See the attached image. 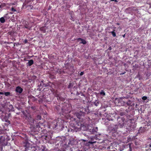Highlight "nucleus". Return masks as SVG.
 <instances>
[{
	"label": "nucleus",
	"mask_w": 151,
	"mask_h": 151,
	"mask_svg": "<svg viewBox=\"0 0 151 151\" xmlns=\"http://www.w3.org/2000/svg\"><path fill=\"white\" fill-rule=\"evenodd\" d=\"M87 109L83 108L82 109V111H78L76 112L75 114L77 117L79 119L82 120L84 117L85 112H86Z\"/></svg>",
	"instance_id": "obj_2"
},
{
	"label": "nucleus",
	"mask_w": 151,
	"mask_h": 151,
	"mask_svg": "<svg viewBox=\"0 0 151 151\" xmlns=\"http://www.w3.org/2000/svg\"><path fill=\"white\" fill-rule=\"evenodd\" d=\"M96 142H86V143H85L86 146H88V148H96L98 147L96 146Z\"/></svg>",
	"instance_id": "obj_6"
},
{
	"label": "nucleus",
	"mask_w": 151,
	"mask_h": 151,
	"mask_svg": "<svg viewBox=\"0 0 151 151\" xmlns=\"http://www.w3.org/2000/svg\"><path fill=\"white\" fill-rule=\"evenodd\" d=\"M22 112L24 115L25 119L27 120L29 122H31L32 119V117L28 111L25 110L22 111Z\"/></svg>",
	"instance_id": "obj_4"
},
{
	"label": "nucleus",
	"mask_w": 151,
	"mask_h": 151,
	"mask_svg": "<svg viewBox=\"0 0 151 151\" xmlns=\"http://www.w3.org/2000/svg\"><path fill=\"white\" fill-rule=\"evenodd\" d=\"M147 99V97L146 96H143L142 97V99L143 100H145Z\"/></svg>",
	"instance_id": "obj_30"
},
{
	"label": "nucleus",
	"mask_w": 151,
	"mask_h": 151,
	"mask_svg": "<svg viewBox=\"0 0 151 151\" xmlns=\"http://www.w3.org/2000/svg\"><path fill=\"white\" fill-rule=\"evenodd\" d=\"M4 95L6 96H8L10 95V93L9 92H5L4 93Z\"/></svg>",
	"instance_id": "obj_25"
},
{
	"label": "nucleus",
	"mask_w": 151,
	"mask_h": 151,
	"mask_svg": "<svg viewBox=\"0 0 151 151\" xmlns=\"http://www.w3.org/2000/svg\"><path fill=\"white\" fill-rule=\"evenodd\" d=\"M129 149H130V151H132V149H131V147H130V145H129Z\"/></svg>",
	"instance_id": "obj_40"
},
{
	"label": "nucleus",
	"mask_w": 151,
	"mask_h": 151,
	"mask_svg": "<svg viewBox=\"0 0 151 151\" xmlns=\"http://www.w3.org/2000/svg\"><path fill=\"white\" fill-rule=\"evenodd\" d=\"M125 34H124V35H122V36L124 38L125 37Z\"/></svg>",
	"instance_id": "obj_43"
},
{
	"label": "nucleus",
	"mask_w": 151,
	"mask_h": 151,
	"mask_svg": "<svg viewBox=\"0 0 151 151\" xmlns=\"http://www.w3.org/2000/svg\"><path fill=\"white\" fill-rule=\"evenodd\" d=\"M100 94L101 95H102L104 96L105 95V93L104 91L103 90H102L101 91L100 93Z\"/></svg>",
	"instance_id": "obj_26"
},
{
	"label": "nucleus",
	"mask_w": 151,
	"mask_h": 151,
	"mask_svg": "<svg viewBox=\"0 0 151 151\" xmlns=\"http://www.w3.org/2000/svg\"><path fill=\"white\" fill-rule=\"evenodd\" d=\"M78 151H82V150H78Z\"/></svg>",
	"instance_id": "obj_53"
},
{
	"label": "nucleus",
	"mask_w": 151,
	"mask_h": 151,
	"mask_svg": "<svg viewBox=\"0 0 151 151\" xmlns=\"http://www.w3.org/2000/svg\"><path fill=\"white\" fill-rule=\"evenodd\" d=\"M73 83H70L68 86V88H72L73 86Z\"/></svg>",
	"instance_id": "obj_22"
},
{
	"label": "nucleus",
	"mask_w": 151,
	"mask_h": 151,
	"mask_svg": "<svg viewBox=\"0 0 151 151\" xmlns=\"http://www.w3.org/2000/svg\"><path fill=\"white\" fill-rule=\"evenodd\" d=\"M132 101L130 100H129L127 102V104L129 106H132Z\"/></svg>",
	"instance_id": "obj_20"
},
{
	"label": "nucleus",
	"mask_w": 151,
	"mask_h": 151,
	"mask_svg": "<svg viewBox=\"0 0 151 151\" xmlns=\"http://www.w3.org/2000/svg\"><path fill=\"white\" fill-rule=\"evenodd\" d=\"M84 74V72H81L80 73V75L81 76H82Z\"/></svg>",
	"instance_id": "obj_34"
},
{
	"label": "nucleus",
	"mask_w": 151,
	"mask_h": 151,
	"mask_svg": "<svg viewBox=\"0 0 151 151\" xmlns=\"http://www.w3.org/2000/svg\"><path fill=\"white\" fill-rule=\"evenodd\" d=\"M99 144H100L98 147L101 150H104L106 148L107 150H109L112 149L113 148V147L111 145H110V146H109L107 143L105 142H100Z\"/></svg>",
	"instance_id": "obj_3"
},
{
	"label": "nucleus",
	"mask_w": 151,
	"mask_h": 151,
	"mask_svg": "<svg viewBox=\"0 0 151 151\" xmlns=\"http://www.w3.org/2000/svg\"><path fill=\"white\" fill-rule=\"evenodd\" d=\"M116 24H117V25H119V23H116Z\"/></svg>",
	"instance_id": "obj_47"
},
{
	"label": "nucleus",
	"mask_w": 151,
	"mask_h": 151,
	"mask_svg": "<svg viewBox=\"0 0 151 151\" xmlns=\"http://www.w3.org/2000/svg\"><path fill=\"white\" fill-rule=\"evenodd\" d=\"M24 43H27V42H28V41H27V39H25V40H24Z\"/></svg>",
	"instance_id": "obj_35"
},
{
	"label": "nucleus",
	"mask_w": 151,
	"mask_h": 151,
	"mask_svg": "<svg viewBox=\"0 0 151 151\" xmlns=\"http://www.w3.org/2000/svg\"><path fill=\"white\" fill-rule=\"evenodd\" d=\"M38 143L37 144L38 145V146H37L38 149L39 150H41L42 151H47V150L46 149L45 146L41 144L40 142H37Z\"/></svg>",
	"instance_id": "obj_7"
},
{
	"label": "nucleus",
	"mask_w": 151,
	"mask_h": 151,
	"mask_svg": "<svg viewBox=\"0 0 151 151\" xmlns=\"http://www.w3.org/2000/svg\"><path fill=\"white\" fill-rule=\"evenodd\" d=\"M115 30L114 29L113 31L111 32H110L112 35L113 37H115L116 36V34L115 32Z\"/></svg>",
	"instance_id": "obj_21"
},
{
	"label": "nucleus",
	"mask_w": 151,
	"mask_h": 151,
	"mask_svg": "<svg viewBox=\"0 0 151 151\" xmlns=\"http://www.w3.org/2000/svg\"><path fill=\"white\" fill-rule=\"evenodd\" d=\"M23 91V89L19 86H18L16 88L15 91L17 93H21Z\"/></svg>",
	"instance_id": "obj_12"
},
{
	"label": "nucleus",
	"mask_w": 151,
	"mask_h": 151,
	"mask_svg": "<svg viewBox=\"0 0 151 151\" xmlns=\"http://www.w3.org/2000/svg\"><path fill=\"white\" fill-rule=\"evenodd\" d=\"M137 135H136L135 136H132L129 135L127 137V142H132V141H134L136 142L137 140Z\"/></svg>",
	"instance_id": "obj_8"
},
{
	"label": "nucleus",
	"mask_w": 151,
	"mask_h": 151,
	"mask_svg": "<svg viewBox=\"0 0 151 151\" xmlns=\"http://www.w3.org/2000/svg\"><path fill=\"white\" fill-rule=\"evenodd\" d=\"M128 9L129 10L131 11L132 12H137L138 11V9L136 7H129L128 8Z\"/></svg>",
	"instance_id": "obj_11"
},
{
	"label": "nucleus",
	"mask_w": 151,
	"mask_h": 151,
	"mask_svg": "<svg viewBox=\"0 0 151 151\" xmlns=\"http://www.w3.org/2000/svg\"><path fill=\"white\" fill-rule=\"evenodd\" d=\"M146 129L144 127H141L138 130V133L140 134L144 133Z\"/></svg>",
	"instance_id": "obj_13"
},
{
	"label": "nucleus",
	"mask_w": 151,
	"mask_h": 151,
	"mask_svg": "<svg viewBox=\"0 0 151 151\" xmlns=\"http://www.w3.org/2000/svg\"><path fill=\"white\" fill-rule=\"evenodd\" d=\"M77 40H80L81 41V43H82L83 44H86V41L84 40L81 38H78Z\"/></svg>",
	"instance_id": "obj_19"
},
{
	"label": "nucleus",
	"mask_w": 151,
	"mask_h": 151,
	"mask_svg": "<svg viewBox=\"0 0 151 151\" xmlns=\"http://www.w3.org/2000/svg\"><path fill=\"white\" fill-rule=\"evenodd\" d=\"M17 109L18 110H20L21 108L20 107H17Z\"/></svg>",
	"instance_id": "obj_38"
},
{
	"label": "nucleus",
	"mask_w": 151,
	"mask_h": 151,
	"mask_svg": "<svg viewBox=\"0 0 151 151\" xmlns=\"http://www.w3.org/2000/svg\"><path fill=\"white\" fill-rule=\"evenodd\" d=\"M111 0L112 1H115V2H118V1L117 0Z\"/></svg>",
	"instance_id": "obj_39"
},
{
	"label": "nucleus",
	"mask_w": 151,
	"mask_h": 151,
	"mask_svg": "<svg viewBox=\"0 0 151 151\" xmlns=\"http://www.w3.org/2000/svg\"><path fill=\"white\" fill-rule=\"evenodd\" d=\"M9 140V137L6 135H4L0 137V142H7Z\"/></svg>",
	"instance_id": "obj_9"
},
{
	"label": "nucleus",
	"mask_w": 151,
	"mask_h": 151,
	"mask_svg": "<svg viewBox=\"0 0 151 151\" xmlns=\"http://www.w3.org/2000/svg\"><path fill=\"white\" fill-rule=\"evenodd\" d=\"M41 116L39 115H37L36 118V119L37 120H41Z\"/></svg>",
	"instance_id": "obj_29"
},
{
	"label": "nucleus",
	"mask_w": 151,
	"mask_h": 151,
	"mask_svg": "<svg viewBox=\"0 0 151 151\" xmlns=\"http://www.w3.org/2000/svg\"><path fill=\"white\" fill-rule=\"evenodd\" d=\"M55 140V142H65L66 141V139L65 136L58 137H56Z\"/></svg>",
	"instance_id": "obj_10"
},
{
	"label": "nucleus",
	"mask_w": 151,
	"mask_h": 151,
	"mask_svg": "<svg viewBox=\"0 0 151 151\" xmlns=\"http://www.w3.org/2000/svg\"><path fill=\"white\" fill-rule=\"evenodd\" d=\"M11 11L14 12H15L16 11V10L14 9L13 7H12L11 9Z\"/></svg>",
	"instance_id": "obj_31"
},
{
	"label": "nucleus",
	"mask_w": 151,
	"mask_h": 151,
	"mask_svg": "<svg viewBox=\"0 0 151 151\" xmlns=\"http://www.w3.org/2000/svg\"><path fill=\"white\" fill-rule=\"evenodd\" d=\"M126 112H121L120 113H119V115L121 116H122L124 115H125L126 114Z\"/></svg>",
	"instance_id": "obj_28"
},
{
	"label": "nucleus",
	"mask_w": 151,
	"mask_h": 151,
	"mask_svg": "<svg viewBox=\"0 0 151 151\" xmlns=\"http://www.w3.org/2000/svg\"><path fill=\"white\" fill-rule=\"evenodd\" d=\"M11 106L12 107V108H13V106H12V105H11Z\"/></svg>",
	"instance_id": "obj_51"
},
{
	"label": "nucleus",
	"mask_w": 151,
	"mask_h": 151,
	"mask_svg": "<svg viewBox=\"0 0 151 151\" xmlns=\"http://www.w3.org/2000/svg\"><path fill=\"white\" fill-rule=\"evenodd\" d=\"M12 4V5H14V4L13 3H12V4Z\"/></svg>",
	"instance_id": "obj_50"
},
{
	"label": "nucleus",
	"mask_w": 151,
	"mask_h": 151,
	"mask_svg": "<svg viewBox=\"0 0 151 151\" xmlns=\"http://www.w3.org/2000/svg\"><path fill=\"white\" fill-rule=\"evenodd\" d=\"M40 30L43 33H45L46 32V29H45V26L42 27L40 28Z\"/></svg>",
	"instance_id": "obj_17"
},
{
	"label": "nucleus",
	"mask_w": 151,
	"mask_h": 151,
	"mask_svg": "<svg viewBox=\"0 0 151 151\" xmlns=\"http://www.w3.org/2000/svg\"><path fill=\"white\" fill-rule=\"evenodd\" d=\"M72 142L73 143V142H63V144L66 146L65 147H70L71 145H72V144H71Z\"/></svg>",
	"instance_id": "obj_14"
},
{
	"label": "nucleus",
	"mask_w": 151,
	"mask_h": 151,
	"mask_svg": "<svg viewBox=\"0 0 151 151\" xmlns=\"http://www.w3.org/2000/svg\"><path fill=\"white\" fill-rule=\"evenodd\" d=\"M34 63V61L33 60L31 59L29 60L28 62L27 63V66H30Z\"/></svg>",
	"instance_id": "obj_15"
},
{
	"label": "nucleus",
	"mask_w": 151,
	"mask_h": 151,
	"mask_svg": "<svg viewBox=\"0 0 151 151\" xmlns=\"http://www.w3.org/2000/svg\"><path fill=\"white\" fill-rule=\"evenodd\" d=\"M109 49L110 50H111V47H109Z\"/></svg>",
	"instance_id": "obj_44"
},
{
	"label": "nucleus",
	"mask_w": 151,
	"mask_h": 151,
	"mask_svg": "<svg viewBox=\"0 0 151 151\" xmlns=\"http://www.w3.org/2000/svg\"><path fill=\"white\" fill-rule=\"evenodd\" d=\"M82 140L84 142H86V140L84 139H82Z\"/></svg>",
	"instance_id": "obj_45"
},
{
	"label": "nucleus",
	"mask_w": 151,
	"mask_h": 151,
	"mask_svg": "<svg viewBox=\"0 0 151 151\" xmlns=\"http://www.w3.org/2000/svg\"><path fill=\"white\" fill-rule=\"evenodd\" d=\"M99 102L98 101H96L94 102V104L96 106H98L99 104Z\"/></svg>",
	"instance_id": "obj_27"
},
{
	"label": "nucleus",
	"mask_w": 151,
	"mask_h": 151,
	"mask_svg": "<svg viewBox=\"0 0 151 151\" xmlns=\"http://www.w3.org/2000/svg\"><path fill=\"white\" fill-rule=\"evenodd\" d=\"M43 123H40V122H39L36 125V128H38V130L40 128H41V126H43Z\"/></svg>",
	"instance_id": "obj_18"
},
{
	"label": "nucleus",
	"mask_w": 151,
	"mask_h": 151,
	"mask_svg": "<svg viewBox=\"0 0 151 151\" xmlns=\"http://www.w3.org/2000/svg\"><path fill=\"white\" fill-rule=\"evenodd\" d=\"M17 114H19V113H17Z\"/></svg>",
	"instance_id": "obj_54"
},
{
	"label": "nucleus",
	"mask_w": 151,
	"mask_h": 151,
	"mask_svg": "<svg viewBox=\"0 0 151 151\" xmlns=\"http://www.w3.org/2000/svg\"><path fill=\"white\" fill-rule=\"evenodd\" d=\"M7 14H6L5 15H4V17H1L0 18V21L1 23H4L5 22V21L4 17H5L6 16Z\"/></svg>",
	"instance_id": "obj_16"
},
{
	"label": "nucleus",
	"mask_w": 151,
	"mask_h": 151,
	"mask_svg": "<svg viewBox=\"0 0 151 151\" xmlns=\"http://www.w3.org/2000/svg\"><path fill=\"white\" fill-rule=\"evenodd\" d=\"M59 73H60V74H61V71H59Z\"/></svg>",
	"instance_id": "obj_49"
},
{
	"label": "nucleus",
	"mask_w": 151,
	"mask_h": 151,
	"mask_svg": "<svg viewBox=\"0 0 151 151\" xmlns=\"http://www.w3.org/2000/svg\"><path fill=\"white\" fill-rule=\"evenodd\" d=\"M74 130H73L72 129H68V132H69L70 131L71 132H73Z\"/></svg>",
	"instance_id": "obj_33"
},
{
	"label": "nucleus",
	"mask_w": 151,
	"mask_h": 151,
	"mask_svg": "<svg viewBox=\"0 0 151 151\" xmlns=\"http://www.w3.org/2000/svg\"><path fill=\"white\" fill-rule=\"evenodd\" d=\"M102 142H104V140H103L102 141Z\"/></svg>",
	"instance_id": "obj_52"
},
{
	"label": "nucleus",
	"mask_w": 151,
	"mask_h": 151,
	"mask_svg": "<svg viewBox=\"0 0 151 151\" xmlns=\"http://www.w3.org/2000/svg\"><path fill=\"white\" fill-rule=\"evenodd\" d=\"M146 151H151V149L150 148H148L146 150Z\"/></svg>",
	"instance_id": "obj_37"
},
{
	"label": "nucleus",
	"mask_w": 151,
	"mask_h": 151,
	"mask_svg": "<svg viewBox=\"0 0 151 151\" xmlns=\"http://www.w3.org/2000/svg\"><path fill=\"white\" fill-rule=\"evenodd\" d=\"M32 121H33L32 122H33V123H34V119H32Z\"/></svg>",
	"instance_id": "obj_48"
},
{
	"label": "nucleus",
	"mask_w": 151,
	"mask_h": 151,
	"mask_svg": "<svg viewBox=\"0 0 151 151\" xmlns=\"http://www.w3.org/2000/svg\"><path fill=\"white\" fill-rule=\"evenodd\" d=\"M93 130H94L95 132H96L98 131V128L97 127H95V128H94L93 129Z\"/></svg>",
	"instance_id": "obj_32"
},
{
	"label": "nucleus",
	"mask_w": 151,
	"mask_h": 151,
	"mask_svg": "<svg viewBox=\"0 0 151 151\" xmlns=\"http://www.w3.org/2000/svg\"><path fill=\"white\" fill-rule=\"evenodd\" d=\"M137 142H135V145H137Z\"/></svg>",
	"instance_id": "obj_46"
},
{
	"label": "nucleus",
	"mask_w": 151,
	"mask_h": 151,
	"mask_svg": "<svg viewBox=\"0 0 151 151\" xmlns=\"http://www.w3.org/2000/svg\"><path fill=\"white\" fill-rule=\"evenodd\" d=\"M25 27L26 28H27V29H28V26H25Z\"/></svg>",
	"instance_id": "obj_41"
},
{
	"label": "nucleus",
	"mask_w": 151,
	"mask_h": 151,
	"mask_svg": "<svg viewBox=\"0 0 151 151\" xmlns=\"http://www.w3.org/2000/svg\"><path fill=\"white\" fill-rule=\"evenodd\" d=\"M1 8V6L0 5V8Z\"/></svg>",
	"instance_id": "obj_55"
},
{
	"label": "nucleus",
	"mask_w": 151,
	"mask_h": 151,
	"mask_svg": "<svg viewBox=\"0 0 151 151\" xmlns=\"http://www.w3.org/2000/svg\"><path fill=\"white\" fill-rule=\"evenodd\" d=\"M4 94L2 92H0V94Z\"/></svg>",
	"instance_id": "obj_42"
},
{
	"label": "nucleus",
	"mask_w": 151,
	"mask_h": 151,
	"mask_svg": "<svg viewBox=\"0 0 151 151\" xmlns=\"http://www.w3.org/2000/svg\"><path fill=\"white\" fill-rule=\"evenodd\" d=\"M51 137L50 136H48L46 134H43L42 135L41 137H40V140L39 142L41 141V142H49L50 140V139Z\"/></svg>",
	"instance_id": "obj_5"
},
{
	"label": "nucleus",
	"mask_w": 151,
	"mask_h": 151,
	"mask_svg": "<svg viewBox=\"0 0 151 151\" xmlns=\"http://www.w3.org/2000/svg\"><path fill=\"white\" fill-rule=\"evenodd\" d=\"M51 125L52 127V128L54 129L56 128L58 126V124L57 123H56L55 124H52Z\"/></svg>",
	"instance_id": "obj_23"
},
{
	"label": "nucleus",
	"mask_w": 151,
	"mask_h": 151,
	"mask_svg": "<svg viewBox=\"0 0 151 151\" xmlns=\"http://www.w3.org/2000/svg\"><path fill=\"white\" fill-rule=\"evenodd\" d=\"M2 146H0V151H1L2 150Z\"/></svg>",
	"instance_id": "obj_36"
},
{
	"label": "nucleus",
	"mask_w": 151,
	"mask_h": 151,
	"mask_svg": "<svg viewBox=\"0 0 151 151\" xmlns=\"http://www.w3.org/2000/svg\"><path fill=\"white\" fill-rule=\"evenodd\" d=\"M4 144L5 146L8 145V142H0V145H3Z\"/></svg>",
	"instance_id": "obj_24"
},
{
	"label": "nucleus",
	"mask_w": 151,
	"mask_h": 151,
	"mask_svg": "<svg viewBox=\"0 0 151 151\" xmlns=\"http://www.w3.org/2000/svg\"><path fill=\"white\" fill-rule=\"evenodd\" d=\"M132 120L133 119L131 118L129 119L127 121H125L124 117L118 116L117 120L118 122V126L121 128L125 125V127L129 131H132L134 129V127L133 125V123L132 122Z\"/></svg>",
	"instance_id": "obj_1"
}]
</instances>
